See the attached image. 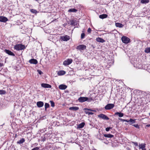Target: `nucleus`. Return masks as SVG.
Masks as SVG:
<instances>
[{
    "instance_id": "49",
    "label": "nucleus",
    "mask_w": 150,
    "mask_h": 150,
    "mask_svg": "<svg viewBox=\"0 0 150 150\" xmlns=\"http://www.w3.org/2000/svg\"><path fill=\"white\" fill-rule=\"evenodd\" d=\"M91 46L93 47V48H95V47H94V46L93 45H91Z\"/></svg>"
},
{
    "instance_id": "1",
    "label": "nucleus",
    "mask_w": 150,
    "mask_h": 150,
    "mask_svg": "<svg viewBox=\"0 0 150 150\" xmlns=\"http://www.w3.org/2000/svg\"><path fill=\"white\" fill-rule=\"evenodd\" d=\"M14 49L17 50H23L25 49V47L24 45L21 44H17L14 46Z\"/></svg>"
},
{
    "instance_id": "30",
    "label": "nucleus",
    "mask_w": 150,
    "mask_h": 150,
    "mask_svg": "<svg viewBox=\"0 0 150 150\" xmlns=\"http://www.w3.org/2000/svg\"><path fill=\"white\" fill-rule=\"evenodd\" d=\"M50 107V105L47 103H45V110L46 111L47 108Z\"/></svg>"
},
{
    "instance_id": "36",
    "label": "nucleus",
    "mask_w": 150,
    "mask_h": 150,
    "mask_svg": "<svg viewBox=\"0 0 150 150\" xmlns=\"http://www.w3.org/2000/svg\"><path fill=\"white\" fill-rule=\"evenodd\" d=\"M132 125L137 129H139L140 127L139 125L137 124H135Z\"/></svg>"
},
{
    "instance_id": "29",
    "label": "nucleus",
    "mask_w": 150,
    "mask_h": 150,
    "mask_svg": "<svg viewBox=\"0 0 150 150\" xmlns=\"http://www.w3.org/2000/svg\"><path fill=\"white\" fill-rule=\"evenodd\" d=\"M145 52L149 53H150V47H147L144 50Z\"/></svg>"
},
{
    "instance_id": "44",
    "label": "nucleus",
    "mask_w": 150,
    "mask_h": 150,
    "mask_svg": "<svg viewBox=\"0 0 150 150\" xmlns=\"http://www.w3.org/2000/svg\"><path fill=\"white\" fill-rule=\"evenodd\" d=\"M132 143L134 144L136 146H138V143L137 142H132Z\"/></svg>"
},
{
    "instance_id": "3",
    "label": "nucleus",
    "mask_w": 150,
    "mask_h": 150,
    "mask_svg": "<svg viewBox=\"0 0 150 150\" xmlns=\"http://www.w3.org/2000/svg\"><path fill=\"white\" fill-rule=\"evenodd\" d=\"M98 117L104 120H108L109 119V118L107 116L103 114H100L98 115Z\"/></svg>"
},
{
    "instance_id": "10",
    "label": "nucleus",
    "mask_w": 150,
    "mask_h": 150,
    "mask_svg": "<svg viewBox=\"0 0 150 150\" xmlns=\"http://www.w3.org/2000/svg\"><path fill=\"white\" fill-rule=\"evenodd\" d=\"M8 19L7 18L3 16H0V21L3 22H6L8 21Z\"/></svg>"
},
{
    "instance_id": "17",
    "label": "nucleus",
    "mask_w": 150,
    "mask_h": 150,
    "mask_svg": "<svg viewBox=\"0 0 150 150\" xmlns=\"http://www.w3.org/2000/svg\"><path fill=\"white\" fill-rule=\"evenodd\" d=\"M96 40L98 42L102 43L105 42V40L103 39V38L99 37L97 38L96 39Z\"/></svg>"
},
{
    "instance_id": "41",
    "label": "nucleus",
    "mask_w": 150,
    "mask_h": 150,
    "mask_svg": "<svg viewBox=\"0 0 150 150\" xmlns=\"http://www.w3.org/2000/svg\"><path fill=\"white\" fill-rule=\"evenodd\" d=\"M91 29L90 28H88V30H87V32L89 33H91Z\"/></svg>"
},
{
    "instance_id": "9",
    "label": "nucleus",
    "mask_w": 150,
    "mask_h": 150,
    "mask_svg": "<svg viewBox=\"0 0 150 150\" xmlns=\"http://www.w3.org/2000/svg\"><path fill=\"white\" fill-rule=\"evenodd\" d=\"M4 51L6 53L9 55L13 56H15V54L13 52L8 50L5 49Z\"/></svg>"
},
{
    "instance_id": "2",
    "label": "nucleus",
    "mask_w": 150,
    "mask_h": 150,
    "mask_svg": "<svg viewBox=\"0 0 150 150\" xmlns=\"http://www.w3.org/2000/svg\"><path fill=\"white\" fill-rule=\"evenodd\" d=\"M121 40L123 43L126 44L128 43L130 41V39L125 36H123L122 37Z\"/></svg>"
},
{
    "instance_id": "15",
    "label": "nucleus",
    "mask_w": 150,
    "mask_h": 150,
    "mask_svg": "<svg viewBox=\"0 0 150 150\" xmlns=\"http://www.w3.org/2000/svg\"><path fill=\"white\" fill-rule=\"evenodd\" d=\"M44 105L43 102L39 101L37 102V105L38 108L42 107Z\"/></svg>"
},
{
    "instance_id": "24",
    "label": "nucleus",
    "mask_w": 150,
    "mask_h": 150,
    "mask_svg": "<svg viewBox=\"0 0 150 150\" xmlns=\"http://www.w3.org/2000/svg\"><path fill=\"white\" fill-rule=\"evenodd\" d=\"M77 11H78L77 10L74 8H71V9H69L68 10V12H72L76 13V12H77Z\"/></svg>"
},
{
    "instance_id": "28",
    "label": "nucleus",
    "mask_w": 150,
    "mask_h": 150,
    "mask_svg": "<svg viewBox=\"0 0 150 150\" xmlns=\"http://www.w3.org/2000/svg\"><path fill=\"white\" fill-rule=\"evenodd\" d=\"M139 146L140 149H144L145 147V144H142L139 145Z\"/></svg>"
},
{
    "instance_id": "5",
    "label": "nucleus",
    "mask_w": 150,
    "mask_h": 150,
    "mask_svg": "<svg viewBox=\"0 0 150 150\" xmlns=\"http://www.w3.org/2000/svg\"><path fill=\"white\" fill-rule=\"evenodd\" d=\"M70 39V37L67 35L61 36L60 37V39L61 41H67L69 40Z\"/></svg>"
},
{
    "instance_id": "20",
    "label": "nucleus",
    "mask_w": 150,
    "mask_h": 150,
    "mask_svg": "<svg viewBox=\"0 0 150 150\" xmlns=\"http://www.w3.org/2000/svg\"><path fill=\"white\" fill-rule=\"evenodd\" d=\"M115 26L119 28H122L124 26V25L122 24L118 23H115Z\"/></svg>"
},
{
    "instance_id": "25",
    "label": "nucleus",
    "mask_w": 150,
    "mask_h": 150,
    "mask_svg": "<svg viewBox=\"0 0 150 150\" xmlns=\"http://www.w3.org/2000/svg\"><path fill=\"white\" fill-rule=\"evenodd\" d=\"M136 119H130L129 120V124L130 125H132V124L134 123L135 122Z\"/></svg>"
},
{
    "instance_id": "33",
    "label": "nucleus",
    "mask_w": 150,
    "mask_h": 150,
    "mask_svg": "<svg viewBox=\"0 0 150 150\" xmlns=\"http://www.w3.org/2000/svg\"><path fill=\"white\" fill-rule=\"evenodd\" d=\"M6 93V91L5 90H0V95H4Z\"/></svg>"
},
{
    "instance_id": "11",
    "label": "nucleus",
    "mask_w": 150,
    "mask_h": 150,
    "mask_svg": "<svg viewBox=\"0 0 150 150\" xmlns=\"http://www.w3.org/2000/svg\"><path fill=\"white\" fill-rule=\"evenodd\" d=\"M104 136H103V135L101 134L100 133H99L97 135V138L99 140H103L104 139Z\"/></svg>"
},
{
    "instance_id": "19",
    "label": "nucleus",
    "mask_w": 150,
    "mask_h": 150,
    "mask_svg": "<svg viewBox=\"0 0 150 150\" xmlns=\"http://www.w3.org/2000/svg\"><path fill=\"white\" fill-rule=\"evenodd\" d=\"M69 109L71 110L76 111L79 109V108L78 107H72L69 108Z\"/></svg>"
},
{
    "instance_id": "52",
    "label": "nucleus",
    "mask_w": 150,
    "mask_h": 150,
    "mask_svg": "<svg viewBox=\"0 0 150 150\" xmlns=\"http://www.w3.org/2000/svg\"><path fill=\"white\" fill-rule=\"evenodd\" d=\"M142 150H146V149H142Z\"/></svg>"
},
{
    "instance_id": "35",
    "label": "nucleus",
    "mask_w": 150,
    "mask_h": 150,
    "mask_svg": "<svg viewBox=\"0 0 150 150\" xmlns=\"http://www.w3.org/2000/svg\"><path fill=\"white\" fill-rule=\"evenodd\" d=\"M85 37V33L83 32L81 35V39H83Z\"/></svg>"
},
{
    "instance_id": "14",
    "label": "nucleus",
    "mask_w": 150,
    "mask_h": 150,
    "mask_svg": "<svg viewBox=\"0 0 150 150\" xmlns=\"http://www.w3.org/2000/svg\"><path fill=\"white\" fill-rule=\"evenodd\" d=\"M124 113L121 112H117L114 114V115L115 116L116 115H118L119 117H121L123 116Z\"/></svg>"
},
{
    "instance_id": "39",
    "label": "nucleus",
    "mask_w": 150,
    "mask_h": 150,
    "mask_svg": "<svg viewBox=\"0 0 150 150\" xmlns=\"http://www.w3.org/2000/svg\"><path fill=\"white\" fill-rule=\"evenodd\" d=\"M112 128L111 127H107L105 128V130L107 132L109 131L110 129H111Z\"/></svg>"
},
{
    "instance_id": "12",
    "label": "nucleus",
    "mask_w": 150,
    "mask_h": 150,
    "mask_svg": "<svg viewBox=\"0 0 150 150\" xmlns=\"http://www.w3.org/2000/svg\"><path fill=\"white\" fill-rule=\"evenodd\" d=\"M41 86L42 87L44 88H51L52 87L51 85L46 83H41Z\"/></svg>"
},
{
    "instance_id": "42",
    "label": "nucleus",
    "mask_w": 150,
    "mask_h": 150,
    "mask_svg": "<svg viewBox=\"0 0 150 150\" xmlns=\"http://www.w3.org/2000/svg\"><path fill=\"white\" fill-rule=\"evenodd\" d=\"M39 149V147H37L34 148L32 149L31 150H38Z\"/></svg>"
},
{
    "instance_id": "50",
    "label": "nucleus",
    "mask_w": 150,
    "mask_h": 150,
    "mask_svg": "<svg viewBox=\"0 0 150 150\" xmlns=\"http://www.w3.org/2000/svg\"><path fill=\"white\" fill-rule=\"evenodd\" d=\"M0 62L2 63L3 62V61L1 59H0Z\"/></svg>"
},
{
    "instance_id": "45",
    "label": "nucleus",
    "mask_w": 150,
    "mask_h": 150,
    "mask_svg": "<svg viewBox=\"0 0 150 150\" xmlns=\"http://www.w3.org/2000/svg\"><path fill=\"white\" fill-rule=\"evenodd\" d=\"M4 66V64L0 62V67H2Z\"/></svg>"
},
{
    "instance_id": "34",
    "label": "nucleus",
    "mask_w": 150,
    "mask_h": 150,
    "mask_svg": "<svg viewBox=\"0 0 150 150\" xmlns=\"http://www.w3.org/2000/svg\"><path fill=\"white\" fill-rule=\"evenodd\" d=\"M30 11L32 13H34L35 14L38 13L37 11L34 9H31Z\"/></svg>"
},
{
    "instance_id": "23",
    "label": "nucleus",
    "mask_w": 150,
    "mask_h": 150,
    "mask_svg": "<svg viewBox=\"0 0 150 150\" xmlns=\"http://www.w3.org/2000/svg\"><path fill=\"white\" fill-rule=\"evenodd\" d=\"M103 136L106 137L111 138L114 137V135L110 134H103Z\"/></svg>"
},
{
    "instance_id": "32",
    "label": "nucleus",
    "mask_w": 150,
    "mask_h": 150,
    "mask_svg": "<svg viewBox=\"0 0 150 150\" xmlns=\"http://www.w3.org/2000/svg\"><path fill=\"white\" fill-rule=\"evenodd\" d=\"M50 102L51 104V106L52 107H54L55 106V103L52 100H50Z\"/></svg>"
},
{
    "instance_id": "16",
    "label": "nucleus",
    "mask_w": 150,
    "mask_h": 150,
    "mask_svg": "<svg viewBox=\"0 0 150 150\" xmlns=\"http://www.w3.org/2000/svg\"><path fill=\"white\" fill-rule=\"evenodd\" d=\"M67 88V86L64 84H61L59 86V88L61 90H64Z\"/></svg>"
},
{
    "instance_id": "31",
    "label": "nucleus",
    "mask_w": 150,
    "mask_h": 150,
    "mask_svg": "<svg viewBox=\"0 0 150 150\" xmlns=\"http://www.w3.org/2000/svg\"><path fill=\"white\" fill-rule=\"evenodd\" d=\"M84 112L86 114H88V115L93 114V112H89L88 111V110L84 111Z\"/></svg>"
},
{
    "instance_id": "18",
    "label": "nucleus",
    "mask_w": 150,
    "mask_h": 150,
    "mask_svg": "<svg viewBox=\"0 0 150 150\" xmlns=\"http://www.w3.org/2000/svg\"><path fill=\"white\" fill-rule=\"evenodd\" d=\"M108 16L107 14H103L100 15L99 16V17L101 19H104V18H107Z\"/></svg>"
},
{
    "instance_id": "38",
    "label": "nucleus",
    "mask_w": 150,
    "mask_h": 150,
    "mask_svg": "<svg viewBox=\"0 0 150 150\" xmlns=\"http://www.w3.org/2000/svg\"><path fill=\"white\" fill-rule=\"evenodd\" d=\"M70 22H71V23H70V25H75V21L73 20H71L70 21Z\"/></svg>"
},
{
    "instance_id": "46",
    "label": "nucleus",
    "mask_w": 150,
    "mask_h": 150,
    "mask_svg": "<svg viewBox=\"0 0 150 150\" xmlns=\"http://www.w3.org/2000/svg\"><path fill=\"white\" fill-rule=\"evenodd\" d=\"M124 122H129V120L124 119Z\"/></svg>"
},
{
    "instance_id": "47",
    "label": "nucleus",
    "mask_w": 150,
    "mask_h": 150,
    "mask_svg": "<svg viewBox=\"0 0 150 150\" xmlns=\"http://www.w3.org/2000/svg\"><path fill=\"white\" fill-rule=\"evenodd\" d=\"M119 120H120V121H121L122 122H124V119H122L121 118H119Z\"/></svg>"
},
{
    "instance_id": "40",
    "label": "nucleus",
    "mask_w": 150,
    "mask_h": 150,
    "mask_svg": "<svg viewBox=\"0 0 150 150\" xmlns=\"http://www.w3.org/2000/svg\"><path fill=\"white\" fill-rule=\"evenodd\" d=\"M93 99L92 98H88V99L86 101L88 102H91L92 100H93Z\"/></svg>"
},
{
    "instance_id": "43",
    "label": "nucleus",
    "mask_w": 150,
    "mask_h": 150,
    "mask_svg": "<svg viewBox=\"0 0 150 150\" xmlns=\"http://www.w3.org/2000/svg\"><path fill=\"white\" fill-rule=\"evenodd\" d=\"M38 73L40 75H41L43 73V72L40 70H38Z\"/></svg>"
},
{
    "instance_id": "8",
    "label": "nucleus",
    "mask_w": 150,
    "mask_h": 150,
    "mask_svg": "<svg viewBox=\"0 0 150 150\" xmlns=\"http://www.w3.org/2000/svg\"><path fill=\"white\" fill-rule=\"evenodd\" d=\"M72 62V60L71 59H67V60H65L63 64L67 66L70 64Z\"/></svg>"
},
{
    "instance_id": "54",
    "label": "nucleus",
    "mask_w": 150,
    "mask_h": 150,
    "mask_svg": "<svg viewBox=\"0 0 150 150\" xmlns=\"http://www.w3.org/2000/svg\"><path fill=\"white\" fill-rule=\"evenodd\" d=\"M149 150H150V149H149Z\"/></svg>"
},
{
    "instance_id": "13",
    "label": "nucleus",
    "mask_w": 150,
    "mask_h": 150,
    "mask_svg": "<svg viewBox=\"0 0 150 150\" xmlns=\"http://www.w3.org/2000/svg\"><path fill=\"white\" fill-rule=\"evenodd\" d=\"M29 62L31 64H36L38 63L37 60L34 59H32L29 61Z\"/></svg>"
},
{
    "instance_id": "26",
    "label": "nucleus",
    "mask_w": 150,
    "mask_h": 150,
    "mask_svg": "<svg viewBox=\"0 0 150 150\" xmlns=\"http://www.w3.org/2000/svg\"><path fill=\"white\" fill-rule=\"evenodd\" d=\"M25 141V139L23 138L21 139L19 141H17V143L18 144H22Z\"/></svg>"
},
{
    "instance_id": "53",
    "label": "nucleus",
    "mask_w": 150,
    "mask_h": 150,
    "mask_svg": "<svg viewBox=\"0 0 150 150\" xmlns=\"http://www.w3.org/2000/svg\"><path fill=\"white\" fill-rule=\"evenodd\" d=\"M149 115H150V113H149Z\"/></svg>"
},
{
    "instance_id": "7",
    "label": "nucleus",
    "mask_w": 150,
    "mask_h": 150,
    "mask_svg": "<svg viewBox=\"0 0 150 150\" xmlns=\"http://www.w3.org/2000/svg\"><path fill=\"white\" fill-rule=\"evenodd\" d=\"M88 99L87 97H80L78 99V101L80 103H83L86 101Z\"/></svg>"
},
{
    "instance_id": "37",
    "label": "nucleus",
    "mask_w": 150,
    "mask_h": 150,
    "mask_svg": "<svg viewBox=\"0 0 150 150\" xmlns=\"http://www.w3.org/2000/svg\"><path fill=\"white\" fill-rule=\"evenodd\" d=\"M83 110L84 111L88 110V111H90L93 112V109H88V108H84Z\"/></svg>"
},
{
    "instance_id": "4",
    "label": "nucleus",
    "mask_w": 150,
    "mask_h": 150,
    "mask_svg": "<svg viewBox=\"0 0 150 150\" xmlns=\"http://www.w3.org/2000/svg\"><path fill=\"white\" fill-rule=\"evenodd\" d=\"M115 106V105L112 103H108L104 107L106 110H109L113 108Z\"/></svg>"
},
{
    "instance_id": "22",
    "label": "nucleus",
    "mask_w": 150,
    "mask_h": 150,
    "mask_svg": "<svg viewBox=\"0 0 150 150\" xmlns=\"http://www.w3.org/2000/svg\"><path fill=\"white\" fill-rule=\"evenodd\" d=\"M85 123L83 122L78 125L77 128L79 129L82 128L85 125Z\"/></svg>"
},
{
    "instance_id": "48",
    "label": "nucleus",
    "mask_w": 150,
    "mask_h": 150,
    "mask_svg": "<svg viewBox=\"0 0 150 150\" xmlns=\"http://www.w3.org/2000/svg\"><path fill=\"white\" fill-rule=\"evenodd\" d=\"M46 138L45 137H44V138L42 139V141H45L46 140Z\"/></svg>"
},
{
    "instance_id": "6",
    "label": "nucleus",
    "mask_w": 150,
    "mask_h": 150,
    "mask_svg": "<svg viewBox=\"0 0 150 150\" xmlns=\"http://www.w3.org/2000/svg\"><path fill=\"white\" fill-rule=\"evenodd\" d=\"M86 46L84 45H80L76 47V49L80 50H83L86 49Z\"/></svg>"
},
{
    "instance_id": "21",
    "label": "nucleus",
    "mask_w": 150,
    "mask_h": 150,
    "mask_svg": "<svg viewBox=\"0 0 150 150\" xmlns=\"http://www.w3.org/2000/svg\"><path fill=\"white\" fill-rule=\"evenodd\" d=\"M66 72L63 70L60 71L58 72V75L59 76L63 75L65 74Z\"/></svg>"
},
{
    "instance_id": "51",
    "label": "nucleus",
    "mask_w": 150,
    "mask_h": 150,
    "mask_svg": "<svg viewBox=\"0 0 150 150\" xmlns=\"http://www.w3.org/2000/svg\"><path fill=\"white\" fill-rule=\"evenodd\" d=\"M93 112H96V110H93Z\"/></svg>"
},
{
    "instance_id": "27",
    "label": "nucleus",
    "mask_w": 150,
    "mask_h": 150,
    "mask_svg": "<svg viewBox=\"0 0 150 150\" xmlns=\"http://www.w3.org/2000/svg\"><path fill=\"white\" fill-rule=\"evenodd\" d=\"M149 0H141L140 2L143 4L148 3L149 2Z\"/></svg>"
}]
</instances>
